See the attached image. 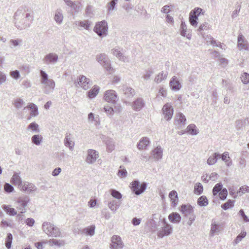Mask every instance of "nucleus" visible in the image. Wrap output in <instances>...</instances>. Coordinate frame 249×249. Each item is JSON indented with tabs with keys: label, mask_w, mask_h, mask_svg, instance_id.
Here are the masks:
<instances>
[{
	"label": "nucleus",
	"mask_w": 249,
	"mask_h": 249,
	"mask_svg": "<svg viewBox=\"0 0 249 249\" xmlns=\"http://www.w3.org/2000/svg\"><path fill=\"white\" fill-rule=\"evenodd\" d=\"M13 240V236L11 233H8L5 240V245L7 249H10L11 247V244Z\"/></svg>",
	"instance_id": "obj_51"
},
{
	"label": "nucleus",
	"mask_w": 249,
	"mask_h": 249,
	"mask_svg": "<svg viewBox=\"0 0 249 249\" xmlns=\"http://www.w3.org/2000/svg\"><path fill=\"white\" fill-rule=\"evenodd\" d=\"M14 105L16 108L20 109L25 105V102L22 99L17 98L15 100Z\"/></svg>",
	"instance_id": "obj_52"
},
{
	"label": "nucleus",
	"mask_w": 249,
	"mask_h": 249,
	"mask_svg": "<svg viewBox=\"0 0 249 249\" xmlns=\"http://www.w3.org/2000/svg\"><path fill=\"white\" fill-rule=\"evenodd\" d=\"M222 86L223 87H225L228 90L230 91H232L233 89V87L232 83L229 81L227 80H222Z\"/></svg>",
	"instance_id": "obj_54"
},
{
	"label": "nucleus",
	"mask_w": 249,
	"mask_h": 249,
	"mask_svg": "<svg viewBox=\"0 0 249 249\" xmlns=\"http://www.w3.org/2000/svg\"><path fill=\"white\" fill-rule=\"evenodd\" d=\"M42 228L43 231L49 236L54 237L61 236V233L60 229L51 223L48 222H43Z\"/></svg>",
	"instance_id": "obj_3"
},
{
	"label": "nucleus",
	"mask_w": 249,
	"mask_h": 249,
	"mask_svg": "<svg viewBox=\"0 0 249 249\" xmlns=\"http://www.w3.org/2000/svg\"><path fill=\"white\" fill-rule=\"evenodd\" d=\"M74 84L76 87H80L84 90L88 89L91 85L90 79L84 75L79 76Z\"/></svg>",
	"instance_id": "obj_7"
},
{
	"label": "nucleus",
	"mask_w": 249,
	"mask_h": 249,
	"mask_svg": "<svg viewBox=\"0 0 249 249\" xmlns=\"http://www.w3.org/2000/svg\"><path fill=\"white\" fill-rule=\"evenodd\" d=\"M162 112L164 118L166 121L170 120L172 118L174 113V109L171 104L168 103L165 104L162 108Z\"/></svg>",
	"instance_id": "obj_10"
},
{
	"label": "nucleus",
	"mask_w": 249,
	"mask_h": 249,
	"mask_svg": "<svg viewBox=\"0 0 249 249\" xmlns=\"http://www.w3.org/2000/svg\"><path fill=\"white\" fill-rule=\"evenodd\" d=\"M88 121L95 125L100 124V119L98 115H95L93 113L90 112L88 114Z\"/></svg>",
	"instance_id": "obj_29"
},
{
	"label": "nucleus",
	"mask_w": 249,
	"mask_h": 249,
	"mask_svg": "<svg viewBox=\"0 0 249 249\" xmlns=\"http://www.w3.org/2000/svg\"><path fill=\"white\" fill-rule=\"evenodd\" d=\"M132 192L136 195H140L143 193L147 188V183L143 182L140 183L138 180L133 181L130 184Z\"/></svg>",
	"instance_id": "obj_5"
},
{
	"label": "nucleus",
	"mask_w": 249,
	"mask_h": 249,
	"mask_svg": "<svg viewBox=\"0 0 249 249\" xmlns=\"http://www.w3.org/2000/svg\"><path fill=\"white\" fill-rule=\"evenodd\" d=\"M2 208L10 216H15L17 214L16 210L14 208H12L10 205H3Z\"/></svg>",
	"instance_id": "obj_38"
},
{
	"label": "nucleus",
	"mask_w": 249,
	"mask_h": 249,
	"mask_svg": "<svg viewBox=\"0 0 249 249\" xmlns=\"http://www.w3.org/2000/svg\"><path fill=\"white\" fill-rule=\"evenodd\" d=\"M19 189L22 192L30 194L36 190V187L32 183L24 181Z\"/></svg>",
	"instance_id": "obj_15"
},
{
	"label": "nucleus",
	"mask_w": 249,
	"mask_h": 249,
	"mask_svg": "<svg viewBox=\"0 0 249 249\" xmlns=\"http://www.w3.org/2000/svg\"><path fill=\"white\" fill-rule=\"evenodd\" d=\"M106 143L107 151L111 152L114 149L115 142L112 139H109L107 140Z\"/></svg>",
	"instance_id": "obj_46"
},
{
	"label": "nucleus",
	"mask_w": 249,
	"mask_h": 249,
	"mask_svg": "<svg viewBox=\"0 0 249 249\" xmlns=\"http://www.w3.org/2000/svg\"><path fill=\"white\" fill-rule=\"evenodd\" d=\"M40 82L42 86L44 93L49 94L52 92L55 87L54 81L49 78L47 73L42 70L40 71Z\"/></svg>",
	"instance_id": "obj_2"
},
{
	"label": "nucleus",
	"mask_w": 249,
	"mask_h": 249,
	"mask_svg": "<svg viewBox=\"0 0 249 249\" xmlns=\"http://www.w3.org/2000/svg\"><path fill=\"white\" fill-rule=\"evenodd\" d=\"M151 157L155 160H159L162 158L163 149L160 146H158L151 152Z\"/></svg>",
	"instance_id": "obj_21"
},
{
	"label": "nucleus",
	"mask_w": 249,
	"mask_h": 249,
	"mask_svg": "<svg viewBox=\"0 0 249 249\" xmlns=\"http://www.w3.org/2000/svg\"><path fill=\"white\" fill-rule=\"evenodd\" d=\"M95 226L91 225L87 228H84L81 231V233L86 235L93 236L95 233Z\"/></svg>",
	"instance_id": "obj_33"
},
{
	"label": "nucleus",
	"mask_w": 249,
	"mask_h": 249,
	"mask_svg": "<svg viewBox=\"0 0 249 249\" xmlns=\"http://www.w3.org/2000/svg\"><path fill=\"white\" fill-rule=\"evenodd\" d=\"M203 191V187L201 183L197 182L194 185V192L195 194L201 195Z\"/></svg>",
	"instance_id": "obj_44"
},
{
	"label": "nucleus",
	"mask_w": 249,
	"mask_h": 249,
	"mask_svg": "<svg viewBox=\"0 0 249 249\" xmlns=\"http://www.w3.org/2000/svg\"><path fill=\"white\" fill-rule=\"evenodd\" d=\"M71 7L75 12H78L81 9V4L78 1L71 2V4L68 5Z\"/></svg>",
	"instance_id": "obj_49"
},
{
	"label": "nucleus",
	"mask_w": 249,
	"mask_h": 249,
	"mask_svg": "<svg viewBox=\"0 0 249 249\" xmlns=\"http://www.w3.org/2000/svg\"><path fill=\"white\" fill-rule=\"evenodd\" d=\"M180 211L183 216L186 217L195 215L194 207L190 204H182L181 206Z\"/></svg>",
	"instance_id": "obj_14"
},
{
	"label": "nucleus",
	"mask_w": 249,
	"mask_h": 249,
	"mask_svg": "<svg viewBox=\"0 0 249 249\" xmlns=\"http://www.w3.org/2000/svg\"><path fill=\"white\" fill-rule=\"evenodd\" d=\"M206 42L208 44H210L213 46L219 47L221 48H222V46L221 43L219 42H216V41L213 39V37L210 35H206V36H203Z\"/></svg>",
	"instance_id": "obj_30"
},
{
	"label": "nucleus",
	"mask_w": 249,
	"mask_h": 249,
	"mask_svg": "<svg viewBox=\"0 0 249 249\" xmlns=\"http://www.w3.org/2000/svg\"><path fill=\"white\" fill-rule=\"evenodd\" d=\"M30 201L29 197L27 196L19 197L15 202V206L20 213H25L26 212V207Z\"/></svg>",
	"instance_id": "obj_6"
},
{
	"label": "nucleus",
	"mask_w": 249,
	"mask_h": 249,
	"mask_svg": "<svg viewBox=\"0 0 249 249\" xmlns=\"http://www.w3.org/2000/svg\"><path fill=\"white\" fill-rule=\"evenodd\" d=\"M121 90L123 94L128 98H132L135 94V90L131 87L127 85H123L122 87Z\"/></svg>",
	"instance_id": "obj_22"
},
{
	"label": "nucleus",
	"mask_w": 249,
	"mask_h": 249,
	"mask_svg": "<svg viewBox=\"0 0 249 249\" xmlns=\"http://www.w3.org/2000/svg\"><path fill=\"white\" fill-rule=\"evenodd\" d=\"M110 248L111 249H121L123 247V244L121 238L118 235H113L111 238Z\"/></svg>",
	"instance_id": "obj_17"
},
{
	"label": "nucleus",
	"mask_w": 249,
	"mask_h": 249,
	"mask_svg": "<svg viewBox=\"0 0 249 249\" xmlns=\"http://www.w3.org/2000/svg\"><path fill=\"white\" fill-rule=\"evenodd\" d=\"M74 24L79 30L83 29L89 30L92 25V22L89 20H79L75 21Z\"/></svg>",
	"instance_id": "obj_16"
},
{
	"label": "nucleus",
	"mask_w": 249,
	"mask_h": 249,
	"mask_svg": "<svg viewBox=\"0 0 249 249\" xmlns=\"http://www.w3.org/2000/svg\"><path fill=\"white\" fill-rule=\"evenodd\" d=\"M186 124L185 116L181 113H178L176 114L174 120V124L177 128L180 129Z\"/></svg>",
	"instance_id": "obj_12"
},
{
	"label": "nucleus",
	"mask_w": 249,
	"mask_h": 249,
	"mask_svg": "<svg viewBox=\"0 0 249 249\" xmlns=\"http://www.w3.org/2000/svg\"><path fill=\"white\" fill-rule=\"evenodd\" d=\"M64 144L66 146L68 147L71 151H72L73 150L74 142L71 140L69 135H67L65 138Z\"/></svg>",
	"instance_id": "obj_42"
},
{
	"label": "nucleus",
	"mask_w": 249,
	"mask_h": 249,
	"mask_svg": "<svg viewBox=\"0 0 249 249\" xmlns=\"http://www.w3.org/2000/svg\"><path fill=\"white\" fill-rule=\"evenodd\" d=\"M186 133L191 135H196L198 133V129L194 124H190L186 128Z\"/></svg>",
	"instance_id": "obj_37"
},
{
	"label": "nucleus",
	"mask_w": 249,
	"mask_h": 249,
	"mask_svg": "<svg viewBox=\"0 0 249 249\" xmlns=\"http://www.w3.org/2000/svg\"><path fill=\"white\" fill-rule=\"evenodd\" d=\"M203 10L201 8L197 7L195 8L194 10H192L190 14L191 15H195L196 17H198V16L202 13L203 14L204 13L202 12Z\"/></svg>",
	"instance_id": "obj_62"
},
{
	"label": "nucleus",
	"mask_w": 249,
	"mask_h": 249,
	"mask_svg": "<svg viewBox=\"0 0 249 249\" xmlns=\"http://www.w3.org/2000/svg\"><path fill=\"white\" fill-rule=\"evenodd\" d=\"M64 16L62 10L61 9H57L55 11L53 19L56 23L60 25L62 23Z\"/></svg>",
	"instance_id": "obj_26"
},
{
	"label": "nucleus",
	"mask_w": 249,
	"mask_h": 249,
	"mask_svg": "<svg viewBox=\"0 0 249 249\" xmlns=\"http://www.w3.org/2000/svg\"><path fill=\"white\" fill-rule=\"evenodd\" d=\"M96 60L107 71H109L111 69L110 61L107 56L105 53H101L96 56Z\"/></svg>",
	"instance_id": "obj_8"
},
{
	"label": "nucleus",
	"mask_w": 249,
	"mask_h": 249,
	"mask_svg": "<svg viewBox=\"0 0 249 249\" xmlns=\"http://www.w3.org/2000/svg\"><path fill=\"white\" fill-rule=\"evenodd\" d=\"M43 140V137L39 134H35L31 138L32 142L36 145H39L42 142Z\"/></svg>",
	"instance_id": "obj_40"
},
{
	"label": "nucleus",
	"mask_w": 249,
	"mask_h": 249,
	"mask_svg": "<svg viewBox=\"0 0 249 249\" xmlns=\"http://www.w3.org/2000/svg\"><path fill=\"white\" fill-rule=\"evenodd\" d=\"M169 220L172 223H178L180 222L181 217L177 213H172L168 216Z\"/></svg>",
	"instance_id": "obj_32"
},
{
	"label": "nucleus",
	"mask_w": 249,
	"mask_h": 249,
	"mask_svg": "<svg viewBox=\"0 0 249 249\" xmlns=\"http://www.w3.org/2000/svg\"><path fill=\"white\" fill-rule=\"evenodd\" d=\"M4 191L8 193L12 192L14 190L13 186L8 183H5L4 184Z\"/></svg>",
	"instance_id": "obj_64"
},
{
	"label": "nucleus",
	"mask_w": 249,
	"mask_h": 249,
	"mask_svg": "<svg viewBox=\"0 0 249 249\" xmlns=\"http://www.w3.org/2000/svg\"><path fill=\"white\" fill-rule=\"evenodd\" d=\"M58 61V56L54 53L47 54L43 59L44 63L46 65H54Z\"/></svg>",
	"instance_id": "obj_13"
},
{
	"label": "nucleus",
	"mask_w": 249,
	"mask_h": 249,
	"mask_svg": "<svg viewBox=\"0 0 249 249\" xmlns=\"http://www.w3.org/2000/svg\"><path fill=\"white\" fill-rule=\"evenodd\" d=\"M20 172H15L11 178L10 182L14 185L18 186L19 189L24 181L20 177Z\"/></svg>",
	"instance_id": "obj_19"
},
{
	"label": "nucleus",
	"mask_w": 249,
	"mask_h": 249,
	"mask_svg": "<svg viewBox=\"0 0 249 249\" xmlns=\"http://www.w3.org/2000/svg\"><path fill=\"white\" fill-rule=\"evenodd\" d=\"M111 52L114 55L116 56L121 61L123 62L127 61L126 57L123 54L118 47H115L112 49Z\"/></svg>",
	"instance_id": "obj_27"
},
{
	"label": "nucleus",
	"mask_w": 249,
	"mask_h": 249,
	"mask_svg": "<svg viewBox=\"0 0 249 249\" xmlns=\"http://www.w3.org/2000/svg\"><path fill=\"white\" fill-rule=\"evenodd\" d=\"M223 185L221 183L216 184L213 189V196H216L217 194L223 189Z\"/></svg>",
	"instance_id": "obj_58"
},
{
	"label": "nucleus",
	"mask_w": 249,
	"mask_h": 249,
	"mask_svg": "<svg viewBox=\"0 0 249 249\" xmlns=\"http://www.w3.org/2000/svg\"><path fill=\"white\" fill-rule=\"evenodd\" d=\"M110 194L114 198L117 199H120L122 197L121 193L115 189L110 190Z\"/></svg>",
	"instance_id": "obj_60"
},
{
	"label": "nucleus",
	"mask_w": 249,
	"mask_h": 249,
	"mask_svg": "<svg viewBox=\"0 0 249 249\" xmlns=\"http://www.w3.org/2000/svg\"><path fill=\"white\" fill-rule=\"evenodd\" d=\"M180 35L183 36H185L187 38L190 39L192 35L191 34H187V26L184 21H181L180 25Z\"/></svg>",
	"instance_id": "obj_31"
},
{
	"label": "nucleus",
	"mask_w": 249,
	"mask_h": 249,
	"mask_svg": "<svg viewBox=\"0 0 249 249\" xmlns=\"http://www.w3.org/2000/svg\"><path fill=\"white\" fill-rule=\"evenodd\" d=\"M145 106V102L141 97L137 98L132 103V108L136 111L141 110Z\"/></svg>",
	"instance_id": "obj_20"
},
{
	"label": "nucleus",
	"mask_w": 249,
	"mask_h": 249,
	"mask_svg": "<svg viewBox=\"0 0 249 249\" xmlns=\"http://www.w3.org/2000/svg\"><path fill=\"white\" fill-rule=\"evenodd\" d=\"M169 197L171 199L173 206H176L178 202L177 192L175 190L171 191L169 194Z\"/></svg>",
	"instance_id": "obj_36"
},
{
	"label": "nucleus",
	"mask_w": 249,
	"mask_h": 249,
	"mask_svg": "<svg viewBox=\"0 0 249 249\" xmlns=\"http://www.w3.org/2000/svg\"><path fill=\"white\" fill-rule=\"evenodd\" d=\"M167 76V72H162L160 73L155 78L154 81L157 83L161 82L162 80L166 79Z\"/></svg>",
	"instance_id": "obj_48"
},
{
	"label": "nucleus",
	"mask_w": 249,
	"mask_h": 249,
	"mask_svg": "<svg viewBox=\"0 0 249 249\" xmlns=\"http://www.w3.org/2000/svg\"><path fill=\"white\" fill-rule=\"evenodd\" d=\"M189 22L191 25L194 27H196L198 24V18L195 15H191L189 14Z\"/></svg>",
	"instance_id": "obj_55"
},
{
	"label": "nucleus",
	"mask_w": 249,
	"mask_h": 249,
	"mask_svg": "<svg viewBox=\"0 0 249 249\" xmlns=\"http://www.w3.org/2000/svg\"><path fill=\"white\" fill-rule=\"evenodd\" d=\"M154 71L153 68H149L145 71L144 74L142 75V78L145 80H148L150 76L154 73Z\"/></svg>",
	"instance_id": "obj_47"
},
{
	"label": "nucleus",
	"mask_w": 249,
	"mask_h": 249,
	"mask_svg": "<svg viewBox=\"0 0 249 249\" xmlns=\"http://www.w3.org/2000/svg\"><path fill=\"white\" fill-rule=\"evenodd\" d=\"M99 157L98 151L94 149H89L87 150V156L86 158V161L89 164H93Z\"/></svg>",
	"instance_id": "obj_9"
},
{
	"label": "nucleus",
	"mask_w": 249,
	"mask_h": 249,
	"mask_svg": "<svg viewBox=\"0 0 249 249\" xmlns=\"http://www.w3.org/2000/svg\"><path fill=\"white\" fill-rule=\"evenodd\" d=\"M121 205L120 201L112 200L108 202L107 206L109 209L113 213H116Z\"/></svg>",
	"instance_id": "obj_28"
},
{
	"label": "nucleus",
	"mask_w": 249,
	"mask_h": 249,
	"mask_svg": "<svg viewBox=\"0 0 249 249\" xmlns=\"http://www.w3.org/2000/svg\"><path fill=\"white\" fill-rule=\"evenodd\" d=\"M28 130H30L32 133H37L40 131L39 125L35 122L30 123L27 128Z\"/></svg>",
	"instance_id": "obj_41"
},
{
	"label": "nucleus",
	"mask_w": 249,
	"mask_h": 249,
	"mask_svg": "<svg viewBox=\"0 0 249 249\" xmlns=\"http://www.w3.org/2000/svg\"><path fill=\"white\" fill-rule=\"evenodd\" d=\"M234 201L229 199L227 202L224 203L221 205V208L224 210H227L229 208H231L233 207Z\"/></svg>",
	"instance_id": "obj_57"
},
{
	"label": "nucleus",
	"mask_w": 249,
	"mask_h": 249,
	"mask_svg": "<svg viewBox=\"0 0 249 249\" xmlns=\"http://www.w3.org/2000/svg\"><path fill=\"white\" fill-rule=\"evenodd\" d=\"M14 20L15 26L22 30L30 27L34 16L32 13L26 12L23 8H19L14 14Z\"/></svg>",
	"instance_id": "obj_1"
},
{
	"label": "nucleus",
	"mask_w": 249,
	"mask_h": 249,
	"mask_svg": "<svg viewBox=\"0 0 249 249\" xmlns=\"http://www.w3.org/2000/svg\"><path fill=\"white\" fill-rule=\"evenodd\" d=\"M246 235V232L244 231H242L240 234H239L235 238V239L233 241V244L236 245L239 242H240L242 239L244 238Z\"/></svg>",
	"instance_id": "obj_61"
},
{
	"label": "nucleus",
	"mask_w": 249,
	"mask_h": 249,
	"mask_svg": "<svg viewBox=\"0 0 249 249\" xmlns=\"http://www.w3.org/2000/svg\"><path fill=\"white\" fill-rule=\"evenodd\" d=\"M49 245L51 246H56L57 247L63 246L65 245V241L62 240H56L55 239H51L48 241Z\"/></svg>",
	"instance_id": "obj_43"
},
{
	"label": "nucleus",
	"mask_w": 249,
	"mask_h": 249,
	"mask_svg": "<svg viewBox=\"0 0 249 249\" xmlns=\"http://www.w3.org/2000/svg\"><path fill=\"white\" fill-rule=\"evenodd\" d=\"M27 107L31 109L30 112V117H36L38 115V108L37 106L34 103H30L27 106Z\"/></svg>",
	"instance_id": "obj_34"
},
{
	"label": "nucleus",
	"mask_w": 249,
	"mask_h": 249,
	"mask_svg": "<svg viewBox=\"0 0 249 249\" xmlns=\"http://www.w3.org/2000/svg\"><path fill=\"white\" fill-rule=\"evenodd\" d=\"M150 142L149 139L148 137H144L140 139L137 144V147L140 150L146 149Z\"/></svg>",
	"instance_id": "obj_24"
},
{
	"label": "nucleus",
	"mask_w": 249,
	"mask_h": 249,
	"mask_svg": "<svg viewBox=\"0 0 249 249\" xmlns=\"http://www.w3.org/2000/svg\"><path fill=\"white\" fill-rule=\"evenodd\" d=\"M172 228L171 225L164 222V226L162 229L158 232V236L160 238H163L164 236H168L172 233Z\"/></svg>",
	"instance_id": "obj_18"
},
{
	"label": "nucleus",
	"mask_w": 249,
	"mask_h": 249,
	"mask_svg": "<svg viewBox=\"0 0 249 249\" xmlns=\"http://www.w3.org/2000/svg\"><path fill=\"white\" fill-rule=\"evenodd\" d=\"M104 99L106 102L115 104L118 100L117 94L114 90H107L105 92Z\"/></svg>",
	"instance_id": "obj_11"
},
{
	"label": "nucleus",
	"mask_w": 249,
	"mask_h": 249,
	"mask_svg": "<svg viewBox=\"0 0 249 249\" xmlns=\"http://www.w3.org/2000/svg\"><path fill=\"white\" fill-rule=\"evenodd\" d=\"M220 154L218 153H214L212 156H211L207 160V163L209 165H212L215 164L218 158H220Z\"/></svg>",
	"instance_id": "obj_35"
},
{
	"label": "nucleus",
	"mask_w": 249,
	"mask_h": 249,
	"mask_svg": "<svg viewBox=\"0 0 249 249\" xmlns=\"http://www.w3.org/2000/svg\"><path fill=\"white\" fill-rule=\"evenodd\" d=\"M237 46L240 50H247L249 48L248 41L242 35H239L238 36Z\"/></svg>",
	"instance_id": "obj_23"
},
{
	"label": "nucleus",
	"mask_w": 249,
	"mask_h": 249,
	"mask_svg": "<svg viewBox=\"0 0 249 249\" xmlns=\"http://www.w3.org/2000/svg\"><path fill=\"white\" fill-rule=\"evenodd\" d=\"M197 204L200 206H206L208 204V200L205 196H201L197 200Z\"/></svg>",
	"instance_id": "obj_53"
},
{
	"label": "nucleus",
	"mask_w": 249,
	"mask_h": 249,
	"mask_svg": "<svg viewBox=\"0 0 249 249\" xmlns=\"http://www.w3.org/2000/svg\"><path fill=\"white\" fill-rule=\"evenodd\" d=\"M107 23L105 20L97 22L93 29V31L101 37H104L107 36Z\"/></svg>",
	"instance_id": "obj_4"
},
{
	"label": "nucleus",
	"mask_w": 249,
	"mask_h": 249,
	"mask_svg": "<svg viewBox=\"0 0 249 249\" xmlns=\"http://www.w3.org/2000/svg\"><path fill=\"white\" fill-rule=\"evenodd\" d=\"M246 192L249 193V187L246 185L242 186L239 188V190L237 191L233 197L235 198L238 196H241L243 194Z\"/></svg>",
	"instance_id": "obj_45"
},
{
	"label": "nucleus",
	"mask_w": 249,
	"mask_h": 249,
	"mask_svg": "<svg viewBox=\"0 0 249 249\" xmlns=\"http://www.w3.org/2000/svg\"><path fill=\"white\" fill-rule=\"evenodd\" d=\"M116 4V3H114L113 2H112L111 1L107 3V13L108 14H110L114 10H115Z\"/></svg>",
	"instance_id": "obj_63"
},
{
	"label": "nucleus",
	"mask_w": 249,
	"mask_h": 249,
	"mask_svg": "<svg viewBox=\"0 0 249 249\" xmlns=\"http://www.w3.org/2000/svg\"><path fill=\"white\" fill-rule=\"evenodd\" d=\"M241 80L244 84L249 83V74L247 72H243L241 76Z\"/></svg>",
	"instance_id": "obj_59"
},
{
	"label": "nucleus",
	"mask_w": 249,
	"mask_h": 249,
	"mask_svg": "<svg viewBox=\"0 0 249 249\" xmlns=\"http://www.w3.org/2000/svg\"><path fill=\"white\" fill-rule=\"evenodd\" d=\"M220 231V227L215 222L212 223L211 225L210 233L212 235H213L215 233H218Z\"/></svg>",
	"instance_id": "obj_50"
},
{
	"label": "nucleus",
	"mask_w": 249,
	"mask_h": 249,
	"mask_svg": "<svg viewBox=\"0 0 249 249\" xmlns=\"http://www.w3.org/2000/svg\"><path fill=\"white\" fill-rule=\"evenodd\" d=\"M99 87L97 86H94L88 92L89 98L92 99L97 96L99 93Z\"/></svg>",
	"instance_id": "obj_39"
},
{
	"label": "nucleus",
	"mask_w": 249,
	"mask_h": 249,
	"mask_svg": "<svg viewBox=\"0 0 249 249\" xmlns=\"http://www.w3.org/2000/svg\"><path fill=\"white\" fill-rule=\"evenodd\" d=\"M169 85L171 89L173 90H178L181 88V84L176 76H174L172 78L170 81Z\"/></svg>",
	"instance_id": "obj_25"
},
{
	"label": "nucleus",
	"mask_w": 249,
	"mask_h": 249,
	"mask_svg": "<svg viewBox=\"0 0 249 249\" xmlns=\"http://www.w3.org/2000/svg\"><path fill=\"white\" fill-rule=\"evenodd\" d=\"M127 172L124 167L120 166V169L118 170L117 175L121 178H125L127 176Z\"/></svg>",
	"instance_id": "obj_56"
}]
</instances>
